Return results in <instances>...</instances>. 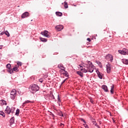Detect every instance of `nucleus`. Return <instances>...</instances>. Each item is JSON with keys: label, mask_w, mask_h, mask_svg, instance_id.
<instances>
[{"label": "nucleus", "mask_w": 128, "mask_h": 128, "mask_svg": "<svg viewBox=\"0 0 128 128\" xmlns=\"http://www.w3.org/2000/svg\"><path fill=\"white\" fill-rule=\"evenodd\" d=\"M29 90L30 91L32 90V94H34L40 90V86L38 84H32L30 86Z\"/></svg>", "instance_id": "1"}, {"label": "nucleus", "mask_w": 128, "mask_h": 128, "mask_svg": "<svg viewBox=\"0 0 128 128\" xmlns=\"http://www.w3.org/2000/svg\"><path fill=\"white\" fill-rule=\"evenodd\" d=\"M16 89H13L10 92V98L12 100H14V98H16Z\"/></svg>", "instance_id": "2"}, {"label": "nucleus", "mask_w": 128, "mask_h": 128, "mask_svg": "<svg viewBox=\"0 0 128 128\" xmlns=\"http://www.w3.org/2000/svg\"><path fill=\"white\" fill-rule=\"evenodd\" d=\"M94 66H88L87 69L86 68H84V70L82 72L86 73L88 72H94Z\"/></svg>", "instance_id": "3"}, {"label": "nucleus", "mask_w": 128, "mask_h": 128, "mask_svg": "<svg viewBox=\"0 0 128 128\" xmlns=\"http://www.w3.org/2000/svg\"><path fill=\"white\" fill-rule=\"evenodd\" d=\"M105 59L106 60H110L111 62H112V60H114V57L112 56V55L108 54L105 56Z\"/></svg>", "instance_id": "4"}, {"label": "nucleus", "mask_w": 128, "mask_h": 128, "mask_svg": "<svg viewBox=\"0 0 128 128\" xmlns=\"http://www.w3.org/2000/svg\"><path fill=\"white\" fill-rule=\"evenodd\" d=\"M48 34H49L48 31L46 30H44L43 32H41V34H42V36H45V38H50V36Z\"/></svg>", "instance_id": "5"}, {"label": "nucleus", "mask_w": 128, "mask_h": 128, "mask_svg": "<svg viewBox=\"0 0 128 128\" xmlns=\"http://www.w3.org/2000/svg\"><path fill=\"white\" fill-rule=\"evenodd\" d=\"M106 70L107 72V74H110L111 70H112V68L110 67V64L108 63L106 65Z\"/></svg>", "instance_id": "6"}, {"label": "nucleus", "mask_w": 128, "mask_h": 128, "mask_svg": "<svg viewBox=\"0 0 128 128\" xmlns=\"http://www.w3.org/2000/svg\"><path fill=\"white\" fill-rule=\"evenodd\" d=\"M30 16V13L28 12H26L22 14V18H28Z\"/></svg>", "instance_id": "7"}, {"label": "nucleus", "mask_w": 128, "mask_h": 128, "mask_svg": "<svg viewBox=\"0 0 128 128\" xmlns=\"http://www.w3.org/2000/svg\"><path fill=\"white\" fill-rule=\"evenodd\" d=\"M55 28L58 32H60L62 30H64V26L62 25L56 26Z\"/></svg>", "instance_id": "8"}, {"label": "nucleus", "mask_w": 128, "mask_h": 128, "mask_svg": "<svg viewBox=\"0 0 128 128\" xmlns=\"http://www.w3.org/2000/svg\"><path fill=\"white\" fill-rule=\"evenodd\" d=\"M96 72L98 74V78H99L100 80H102V74L100 73L98 70H96Z\"/></svg>", "instance_id": "9"}, {"label": "nucleus", "mask_w": 128, "mask_h": 128, "mask_svg": "<svg viewBox=\"0 0 128 128\" xmlns=\"http://www.w3.org/2000/svg\"><path fill=\"white\" fill-rule=\"evenodd\" d=\"M4 112H5V114H10V112H12V110H10V107H8V106H7Z\"/></svg>", "instance_id": "10"}, {"label": "nucleus", "mask_w": 128, "mask_h": 128, "mask_svg": "<svg viewBox=\"0 0 128 128\" xmlns=\"http://www.w3.org/2000/svg\"><path fill=\"white\" fill-rule=\"evenodd\" d=\"M102 88L104 90V92H108V86L106 85H103L102 86Z\"/></svg>", "instance_id": "11"}, {"label": "nucleus", "mask_w": 128, "mask_h": 128, "mask_svg": "<svg viewBox=\"0 0 128 128\" xmlns=\"http://www.w3.org/2000/svg\"><path fill=\"white\" fill-rule=\"evenodd\" d=\"M10 126H12L14 124V116H12L10 120Z\"/></svg>", "instance_id": "12"}, {"label": "nucleus", "mask_w": 128, "mask_h": 128, "mask_svg": "<svg viewBox=\"0 0 128 128\" xmlns=\"http://www.w3.org/2000/svg\"><path fill=\"white\" fill-rule=\"evenodd\" d=\"M12 70H13V72H19L20 69H18V66H16V65L12 68Z\"/></svg>", "instance_id": "13"}, {"label": "nucleus", "mask_w": 128, "mask_h": 128, "mask_svg": "<svg viewBox=\"0 0 128 128\" xmlns=\"http://www.w3.org/2000/svg\"><path fill=\"white\" fill-rule=\"evenodd\" d=\"M122 64H124L128 65V59H126V58L122 59Z\"/></svg>", "instance_id": "14"}, {"label": "nucleus", "mask_w": 128, "mask_h": 128, "mask_svg": "<svg viewBox=\"0 0 128 128\" xmlns=\"http://www.w3.org/2000/svg\"><path fill=\"white\" fill-rule=\"evenodd\" d=\"M125 50L126 48H124L122 50H118V52H119V54H124V56H125Z\"/></svg>", "instance_id": "15"}, {"label": "nucleus", "mask_w": 128, "mask_h": 128, "mask_svg": "<svg viewBox=\"0 0 128 128\" xmlns=\"http://www.w3.org/2000/svg\"><path fill=\"white\" fill-rule=\"evenodd\" d=\"M0 104H1L2 106H6V104H8L6 103V102L4 100H0Z\"/></svg>", "instance_id": "16"}, {"label": "nucleus", "mask_w": 128, "mask_h": 128, "mask_svg": "<svg viewBox=\"0 0 128 128\" xmlns=\"http://www.w3.org/2000/svg\"><path fill=\"white\" fill-rule=\"evenodd\" d=\"M82 72H83L82 71V72H80V71H77L76 72L77 74L80 76L81 78H84V74Z\"/></svg>", "instance_id": "17"}, {"label": "nucleus", "mask_w": 128, "mask_h": 128, "mask_svg": "<svg viewBox=\"0 0 128 128\" xmlns=\"http://www.w3.org/2000/svg\"><path fill=\"white\" fill-rule=\"evenodd\" d=\"M40 40L42 42H48V39L46 38H42V37H40Z\"/></svg>", "instance_id": "18"}, {"label": "nucleus", "mask_w": 128, "mask_h": 128, "mask_svg": "<svg viewBox=\"0 0 128 128\" xmlns=\"http://www.w3.org/2000/svg\"><path fill=\"white\" fill-rule=\"evenodd\" d=\"M58 116H62V118H64V114L62 113V111H60V110H59L58 112Z\"/></svg>", "instance_id": "19"}, {"label": "nucleus", "mask_w": 128, "mask_h": 128, "mask_svg": "<svg viewBox=\"0 0 128 128\" xmlns=\"http://www.w3.org/2000/svg\"><path fill=\"white\" fill-rule=\"evenodd\" d=\"M56 14L58 16H62V12H56Z\"/></svg>", "instance_id": "20"}, {"label": "nucleus", "mask_w": 128, "mask_h": 128, "mask_svg": "<svg viewBox=\"0 0 128 128\" xmlns=\"http://www.w3.org/2000/svg\"><path fill=\"white\" fill-rule=\"evenodd\" d=\"M96 64H98L100 68H102V62L100 61L96 60Z\"/></svg>", "instance_id": "21"}, {"label": "nucleus", "mask_w": 128, "mask_h": 128, "mask_svg": "<svg viewBox=\"0 0 128 128\" xmlns=\"http://www.w3.org/2000/svg\"><path fill=\"white\" fill-rule=\"evenodd\" d=\"M62 74H64V76H66V78H68V72L66 70H65V71H64V72L62 73Z\"/></svg>", "instance_id": "22"}, {"label": "nucleus", "mask_w": 128, "mask_h": 128, "mask_svg": "<svg viewBox=\"0 0 128 128\" xmlns=\"http://www.w3.org/2000/svg\"><path fill=\"white\" fill-rule=\"evenodd\" d=\"M20 109L17 108L16 110V112L15 113V116H20Z\"/></svg>", "instance_id": "23"}, {"label": "nucleus", "mask_w": 128, "mask_h": 128, "mask_svg": "<svg viewBox=\"0 0 128 128\" xmlns=\"http://www.w3.org/2000/svg\"><path fill=\"white\" fill-rule=\"evenodd\" d=\"M87 64H88V66H94V64H92V62L90 61H88L87 62Z\"/></svg>", "instance_id": "24"}, {"label": "nucleus", "mask_w": 128, "mask_h": 128, "mask_svg": "<svg viewBox=\"0 0 128 128\" xmlns=\"http://www.w3.org/2000/svg\"><path fill=\"white\" fill-rule=\"evenodd\" d=\"M62 68H66L64 66V65L62 64H59L58 66V68H60V70H62Z\"/></svg>", "instance_id": "25"}, {"label": "nucleus", "mask_w": 128, "mask_h": 128, "mask_svg": "<svg viewBox=\"0 0 128 128\" xmlns=\"http://www.w3.org/2000/svg\"><path fill=\"white\" fill-rule=\"evenodd\" d=\"M79 66L80 68L81 72H84V66H82V64H80L79 65Z\"/></svg>", "instance_id": "26"}, {"label": "nucleus", "mask_w": 128, "mask_h": 128, "mask_svg": "<svg viewBox=\"0 0 128 128\" xmlns=\"http://www.w3.org/2000/svg\"><path fill=\"white\" fill-rule=\"evenodd\" d=\"M30 102H32V104H34V101H30L28 100H27L26 101H25L24 102V104H30Z\"/></svg>", "instance_id": "27"}, {"label": "nucleus", "mask_w": 128, "mask_h": 128, "mask_svg": "<svg viewBox=\"0 0 128 128\" xmlns=\"http://www.w3.org/2000/svg\"><path fill=\"white\" fill-rule=\"evenodd\" d=\"M0 115L2 116L3 118H6V114H4L2 111H0Z\"/></svg>", "instance_id": "28"}, {"label": "nucleus", "mask_w": 128, "mask_h": 128, "mask_svg": "<svg viewBox=\"0 0 128 128\" xmlns=\"http://www.w3.org/2000/svg\"><path fill=\"white\" fill-rule=\"evenodd\" d=\"M6 68H8V70L12 68V64H8L6 65Z\"/></svg>", "instance_id": "29"}, {"label": "nucleus", "mask_w": 128, "mask_h": 128, "mask_svg": "<svg viewBox=\"0 0 128 128\" xmlns=\"http://www.w3.org/2000/svg\"><path fill=\"white\" fill-rule=\"evenodd\" d=\"M8 70V72H9V74H12V72H14L12 68L8 69V70Z\"/></svg>", "instance_id": "30"}, {"label": "nucleus", "mask_w": 128, "mask_h": 128, "mask_svg": "<svg viewBox=\"0 0 128 128\" xmlns=\"http://www.w3.org/2000/svg\"><path fill=\"white\" fill-rule=\"evenodd\" d=\"M58 102H62V100H60V94L58 95Z\"/></svg>", "instance_id": "31"}, {"label": "nucleus", "mask_w": 128, "mask_h": 128, "mask_svg": "<svg viewBox=\"0 0 128 128\" xmlns=\"http://www.w3.org/2000/svg\"><path fill=\"white\" fill-rule=\"evenodd\" d=\"M68 80V78H66L65 80H64L61 83L60 85V86H62V84H64L66 82V80Z\"/></svg>", "instance_id": "32"}, {"label": "nucleus", "mask_w": 128, "mask_h": 128, "mask_svg": "<svg viewBox=\"0 0 128 128\" xmlns=\"http://www.w3.org/2000/svg\"><path fill=\"white\" fill-rule=\"evenodd\" d=\"M4 34L7 36L8 38L10 36V33L8 32V30H6L4 32Z\"/></svg>", "instance_id": "33"}, {"label": "nucleus", "mask_w": 128, "mask_h": 128, "mask_svg": "<svg viewBox=\"0 0 128 128\" xmlns=\"http://www.w3.org/2000/svg\"><path fill=\"white\" fill-rule=\"evenodd\" d=\"M64 72H66V68L61 69V70H60V74H64Z\"/></svg>", "instance_id": "34"}, {"label": "nucleus", "mask_w": 128, "mask_h": 128, "mask_svg": "<svg viewBox=\"0 0 128 128\" xmlns=\"http://www.w3.org/2000/svg\"><path fill=\"white\" fill-rule=\"evenodd\" d=\"M22 62L19 61L17 62V65L18 66H22Z\"/></svg>", "instance_id": "35"}, {"label": "nucleus", "mask_w": 128, "mask_h": 128, "mask_svg": "<svg viewBox=\"0 0 128 128\" xmlns=\"http://www.w3.org/2000/svg\"><path fill=\"white\" fill-rule=\"evenodd\" d=\"M64 6L65 8H68V2H64Z\"/></svg>", "instance_id": "36"}, {"label": "nucleus", "mask_w": 128, "mask_h": 128, "mask_svg": "<svg viewBox=\"0 0 128 128\" xmlns=\"http://www.w3.org/2000/svg\"><path fill=\"white\" fill-rule=\"evenodd\" d=\"M79 120H81V122H84V124H86V122L84 119L83 118H80Z\"/></svg>", "instance_id": "37"}, {"label": "nucleus", "mask_w": 128, "mask_h": 128, "mask_svg": "<svg viewBox=\"0 0 128 128\" xmlns=\"http://www.w3.org/2000/svg\"><path fill=\"white\" fill-rule=\"evenodd\" d=\"M82 66L84 68H86V69H88V64H84V65Z\"/></svg>", "instance_id": "38"}, {"label": "nucleus", "mask_w": 128, "mask_h": 128, "mask_svg": "<svg viewBox=\"0 0 128 128\" xmlns=\"http://www.w3.org/2000/svg\"><path fill=\"white\" fill-rule=\"evenodd\" d=\"M52 100H54L55 102H56V98H54V96L52 94L51 96Z\"/></svg>", "instance_id": "39"}, {"label": "nucleus", "mask_w": 128, "mask_h": 128, "mask_svg": "<svg viewBox=\"0 0 128 128\" xmlns=\"http://www.w3.org/2000/svg\"><path fill=\"white\" fill-rule=\"evenodd\" d=\"M110 92L112 94H114V89H110Z\"/></svg>", "instance_id": "40"}, {"label": "nucleus", "mask_w": 128, "mask_h": 128, "mask_svg": "<svg viewBox=\"0 0 128 128\" xmlns=\"http://www.w3.org/2000/svg\"><path fill=\"white\" fill-rule=\"evenodd\" d=\"M126 54L128 55V50L126 48H125V56H126Z\"/></svg>", "instance_id": "41"}, {"label": "nucleus", "mask_w": 128, "mask_h": 128, "mask_svg": "<svg viewBox=\"0 0 128 128\" xmlns=\"http://www.w3.org/2000/svg\"><path fill=\"white\" fill-rule=\"evenodd\" d=\"M111 90H114V84H112V86H111Z\"/></svg>", "instance_id": "42"}, {"label": "nucleus", "mask_w": 128, "mask_h": 128, "mask_svg": "<svg viewBox=\"0 0 128 128\" xmlns=\"http://www.w3.org/2000/svg\"><path fill=\"white\" fill-rule=\"evenodd\" d=\"M94 126H96V128H100V126L98 125V124L96 123V124H94Z\"/></svg>", "instance_id": "43"}, {"label": "nucleus", "mask_w": 128, "mask_h": 128, "mask_svg": "<svg viewBox=\"0 0 128 128\" xmlns=\"http://www.w3.org/2000/svg\"><path fill=\"white\" fill-rule=\"evenodd\" d=\"M39 82H44V80L42 78H40L39 79Z\"/></svg>", "instance_id": "44"}, {"label": "nucleus", "mask_w": 128, "mask_h": 128, "mask_svg": "<svg viewBox=\"0 0 128 128\" xmlns=\"http://www.w3.org/2000/svg\"><path fill=\"white\" fill-rule=\"evenodd\" d=\"M16 110V108H14V107H12L10 110L12 111H14V110Z\"/></svg>", "instance_id": "45"}, {"label": "nucleus", "mask_w": 128, "mask_h": 128, "mask_svg": "<svg viewBox=\"0 0 128 128\" xmlns=\"http://www.w3.org/2000/svg\"><path fill=\"white\" fill-rule=\"evenodd\" d=\"M87 40H88V42H92V40H90V38H87Z\"/></svg>", "instance_id": "46"}, {"label": "nucleus", "mask_w": 128, "mask_h": 128, "mask_svg": "<svg viewBox=\"0 0 128 128\" xmlns=\"http://www.w3.org/2000/svg\"><path fill=\"white\" fill-rule=\"evenodd\" d=\"M50 112V116H54V114H52V112Z\"/></svg>", "instance_id": "47"}, {"label": "nucleus", "mask_w": 128, "mask_h": 128, "mask_svg": "<svg viewBox=\"0 0 128 128\" xmlns=\"http://www.w3.org/2000/svg\"><path fill=\"white\" fill-rule=\"evenodd\" d=\"M4 32H2L0 33V36H4Z\"/></svg>", "instance_id": "48"}, {"label": "nucleus", "mask_w": 128, "mask_h": 128, "mask_svg": "<svg viewBox=\"0 0 128 128\" xmlns=\"http://www.w3.org/2000/svg\"><path fill=\"white\" fill-rule=\"evenodd\" d=\"M90 102L91 104H94V100H92V99L90 100Z\"/></svg>", "instance_id": "49"}, {"label": "nucleus", "mask_w": 128, "mask_h": 128, "mask_svg": "<svg viewBox=\"0 0 128 128\" xmlns=\"http://www.w3.org/2000/svg\"><path fill=\"white\" fill-rule=\"evenodd\" d=\"M84 127L86 128H88V124H85Z\"/></svg>", "instance_id": "50"}, {"label": "nucleus", "mask_w": 128, "mask_h": 128, "mask_svg": "<svg viewBox=\"0 0 128 128\" xmlns=\"http://www.w3.org/2000/svg\"><path fill=\"white\" fill-rule=\"evenodd\" d=\"M112 120H113L114 124H116V120H114V118H112Z\"/></svg>", "instance_id": "51"}, {"label": "nucleus", "mask_w": 128, "mask_h": 128, "mask_svg": "<svg viewBox=\"0 0 128 128\" xmlns=\"http://www.w3.org/2000/svg\"><path fill=\"white\" fill-rule=\"evenodd\" d=\"M93 122H94V125L96 124V121H94V122L93 121Z\"/></svg>", "instance_id": "52"}, {"label": "nucleus", "mask_w": 128, "mask_h": 128, "mask_svg": "<svg viewBox=\"0 0 128 128\" xmlns=\"http://www.w3.org/2000/svg\"><path fill=\"white\" fill-rule=\"evenodd\" d=\"M60 126H64V124H62V123H61V124H60Z\"/></svg>", "instance_id": "53"}, {"label": "nucleus", "mask_w": 128, "mask_h": 128, "mask_svg": "<svg viewBox=\"0 0 128 128\" xmlns=\"http://www.w3.org/2000/svg\"><path fill=\"white\" fill-rule=\"evenodd\" d=\"M24 104H24V103L22 104V106L23 108H24Z\"/></svg>", "instance_id": "54"}, {"label": "nucleus", "mask_w": 128, "mask_h": 128, "mask_svg": "<svg viewBox=\"0 0 128 128\" xmlns=\"http://www.w3.org/2000/svg\"><path fill=\"white\" fill-rule=\"evenodd\" d=\"M11 112H12V114H14V111L12 110Z\"/></svg>", "instance_id": "55"}, {"label": "nucleus", "mask_w": 128, "mask_h": 128, "mask_svg": "<svg viewBox=\"0 0 128 128\" xmlns=\"http://www.w3.org/2000/svg\"><path fill=\"white\" fill-rule=\"evenodd\" d=\"M58 104L59 106H60V102H58Z\"/></svg>", "instance_id": "56"}, {"label": "nucleus", "mask_w": 128, "mask_h": 128, "mask_svg": "<svg viewBox=\"0 0 128 128\" xmlns=\"http://www.w3.org/2000/svg\"><path fill=\"white\" fill-rule=\"evenodd\" d=\"M0 60H1V58H0Z\"/></svg>", "instance_id": "57"}, {"label": "nucleus", "mask_w": 128, "mask_h": 128, "mask_svg": "<svg viewBox=\"0 0 128 128\" xmlns=\"http://www.w3.org/2000/svg\"><path fill=\"white\" fill-rule=\"evenodd\" d=\"M2 48H0V49H1Z\"/></svg>", "instance_id": "58"}, {"label": "nucleus", "mask_w": 128, "mask_h": 128, "mask_svg": "<svg viewBox=\"0 0 128 128\" xmlns=\"http://www.w3.org/2000/svg\"><path fill=\"white\" fill-rule=\"evenodd\" d=\"M100 124H102L101 122H100Z\"/></svg>", "instance_id": "59"}]
</instances>
